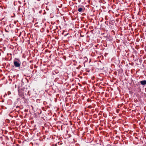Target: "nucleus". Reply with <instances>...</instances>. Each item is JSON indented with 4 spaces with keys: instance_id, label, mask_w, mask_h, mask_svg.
<instances>
[{
    "instance_id": "nucleus-1",
    "label": "nucleus",
    "mask_w": 146,
    "mask_h": 146,
    "mask_svg": "<svg viewBox=\"0 0 146 146\" xmlns=\"http://www.w3.org/2000/svg\"><path fill=\"white\" fill-rule=\"evenodd\" d=\"M68 131L67 130H66V132H64V134H65V137H64V139H67L68 141L70 142V137H71V135L70 134H68Z\"/></svg>"
},
{
    "instance_id": "nucleus-2",
    "label": "nucleus",
    "mask_w": 146,
    "mask_h": 146,
    "mask_svg": "<svg viewBox=\"0 0 146 146\" xmlns=\"http://www.w3.org/2000/svg\"><path fill=\"white\" fill-rule=\"evenodd\" d=\"M71 36L69 33L64 34V42H68L69 40V38Z\"/></svg>"
},
{
    "instance_id": "nucleus-3",
    "label": "nucleus",
    "mask_w": 146,
    "mask_h": 146,
    "mask_svg": "<svg viewBox=\"0 0 146 146\" xmlns=\"http://www.w3.org/2000/svg\"><path fill=\"white\" fill-rule=\"evenodd\" d=\"M71 86L67 82L64 83V90H69Z\"/></svg>"
},
{
    "instance_id": "nucleus-4",
    "label": "nucleus",
    "mask_w": 146,
    "mask_h": 146,
    "mask_svg": "<svg viewBox=\"0 0 146 146\" xmlns=\"http://www.w3.org/2000/svg\"><path fill=\"white\" fill-rule=\"evenodd\" d=\"M13 64L15 67H19L21 65L20 62L16 61L13 62Z\"/></svg>"
},
{
    "instance_id": "nucleus-5",
    "label": "nucleus",
    "mask_w": 146,
    "mask_h": 146,
    "mask_svg": "<svg viewBox=\"0 0 146 146\" xmlns=\"http://www.w3.org/2000/svg\"><path fill=\"white\" fill-rule=\"evenodd\" d=\"M115 21L114 20H110L109 22V26L110 27L111 25H113L115 23Z\"/></svg>"
},
{
    "instance_id": "nucleus-6",
    "label": "nucleus",
    "mask_w": 146,
    "mask_h": 146,
    "mask_svg": "<svg viewBox=\"0 0 146 146\" xmlns=\"http://www.w3.org/2000/svg\"><path fill=\"white\" fill-rule=\"evenodd\" d=\"M140 83L142 85H145L146 84V80H144L141 81H140Z\"/></svg>"
},
{
    "instance_id": "nucleus-7",
    "label": "nucleus",
    "mask_w": 146,
    "mask_h": 146,
    "mask_svg": "<svg viewBox=\"0 0 146 146\" xmlns=\"http://www.w3.org/2000/svg\"><path fill=\"white\" fill-rule=\"evenodd\" d=\"M83 9L82 8V7H80L78 9V11L80 12H82L83 11Z\"/></svg>"
},
{
    "instance_id": "nucleus-8",
    "label": "nucleus",
    "mask_w": 146,
    "mask_h": 146,
    "mask_svg": "<svg viewBox=\"0 0 146 146\" xmlns=\"http://www.w3.org/2000/svg\"><path fill=\"white\" fill-rule=\"evenodd\" d=\"M66 77H67V78H65V80H66V79H67L68 78V74H67V73H64V76H66Z\"/></svg>"
},
{
    "instance_id": "nucleus-9",
    "label": "nucleus",
    "mask_w": 146,
    "mask_h": 146,
    "mask_svg": "<svg viewBox=\"0 0 146 146\" xmlns=\"http://www.w3.org/2000/svg\"><path fill=\"white\" fill-rule=\"evenodd\" d=\"M64 9H65V11H66V12H68V9L66 8V7H65L64 8Z\"/></svg>"
},
{
    "instance_id": "nucleus-10",
    "label": "nucleus",
    "mask_w": 146,
    "mask_h": 146,
    "mask_svg": "<svg viewBox=\"0 0 146 146\" xmlns=\"http://www.w3.org/2000/svg\"><path fill=\"white\" fill-rule=\"evenodd\" d=\"M108 23H109V22L108 21H106L105 22V23L108 26Z\"/></svg>"
},
{
    "instance_id": "nucleus-11",
    "label": "nucleus",
    "mask_w": 146,
    "mask_h": 146,
    "mask_svg": "<svg viewBox=\"0 0 146 146\" xmlns=\"http://www.w3.org/2000/svg\"><path fill=\"white\" fill-rule=\"evenodd\" d=\"M82 55H81V54H80L79 56V58H82Z\"/></svg>"
},
{
    "instance_id": "nucleus-12",
    "label": "nucleus",
    "mask_w": 146,
    "mask_h": 146,
    "mask_svg": "<svg viewBox=\"0 0 146 146\" xmlns=\"http://www.w3.org/2000/svg\"><path fill=\"white\" fill-rule=\"evenodd\" d=\"M66 106H69V103H68L66 102Z\"/></svg>"
},
{
    "instance_id": "nucleus-13",
    "label": "nucleus",
    "mask_w": 146,
    "mask_h": 146,
    "mask_svg": "<svg viewBox=\"0 0 146 146\" xmlns=\"http://www.w3.org/2000/svg\"><path fill=\"white\" fill-rule=\"evenodd\" d=\"M64 125H68V123H67V122H64Z\"/></svg>"
},
{
    "instance_id": "nucleus-14",
    "label": "nucleus",
    "mask_w": 146,
    "mask_h": 146,
    "mask_svg": "<svg viewBox=\"0 0 146 146\" xmlns=\"http://www.w3.org/2000/svg\"><path fill=\"white\" fill-rule=\"evenodd\" d=\"M66 93L67 95H68L69 94V92L68 91H66Z\"/></svg>"
},
{
    "instance_id": "nucleus-15",
    "label": "nucleus",
    "mask_w": 146,
    "mask_h": 146,
    "mask_svg": "<svg viewBox=\"0 0 146 146\" xmlns=\"http://www.w3.org/2000/svg\"><path fill=\"white\" fill-rule=\"evenodd\" d=\"M68 102L67 98V97H66V102Z\"/></svg>"
},
{
    "instance_id": "nucleus-16",
    "label": "nucleus",
    "mask_w": 146,
    "mask_h": 146,
    "mask_svg": "<svg viewBox=\"0 0 146 146\" xmlns=\"http://www.w3.org/2000/svg\"><path fill=\"white\" fill-rule=\"evenodd\" d=\"M92 108V106H88V108Z\"/></svg>"
},
{
    "instance_id": "nucleus-17",
    "label": "nucleus",
    "mask_w": 146,
    "mask_h": 146,
    "mask_svg": "<svg viewBox=\"0 0 146 146\" xmlns=\"http://www.w3.org/2000/svg\"><path fill=\"white\" fill-rule=\"evenodd\" d=\"M87 100H88V102H89V101H91V100L90 99H88Z\"/></svg>"
},
{
    "instance_id": "nucleus-18",
    "label": "nucleus",
    "mask_w": 146,
    "mask_h": 146,
    "mask_svg": "<svg viewBox=\"0 0 146 146\" xmlns=\"http://www.w3.org/2000/svg\"><path fill=\"white\" fill-rule=\"evenodd\" d=\"M64 33V31H63V32H62V34H63Z\"/></svg>"
},
{
    "instance_id": "nucleus-19",
    "label": "nucleus",
    "mask_w": 146,
    "mask_h": 146,
    "mask_svg": "<svg viewBox=\"0 0 146 146\" xmlns=\"http://www.w3.org/2000/svg\"><path fill=\"white\" fill-rule=\"evenodd\" d=\"M98 45V44L96 46V47H97V46Z\"/></svg>"
},
{
    "instance_id": "nucleus-20",
    "label": "nucleus",
    "mask_w": 146,
    "mask_h": 146,
    "mask_svg": "<svg viewBox=\"0 0 146 146\" xmlns=\"http://www.w3.org/2000/svg\"><path fill=\"white\" fill-rule=\"evenodd\" d=\"M64 60H66L65 57V56H64Z\"/></svg>"
},
{
    "instance_id": "nucleus-21",
    "label": "nucleus",
    "mask_w": 146,
    "mask_h": 146,
    "mask_svg": "<svg viewBox=\"0 0 146 146\" xmlns=\"http://www.w3.org/2000/svg\"><path fill=\"white\" fill-rule=\"evenodd\" d=\"M145 50L146 52V49L145 48Z\"/></svg>"
},
{
    "instance_id": "nucleus-22",
    "label": "nucleus",
    "mask_w": 146,
    "mask_h": 146,
    "mask_svg": "<svg viewBox=\"0 0 146 146\" xmlns=\"http://www.w3.org/2000/svg\"><path fill=\"white\" fill-rule=\"evenodd\" d=\"M68 96L70 97V95H68Z\"/></svg>"
},
{
    "instance_id": "nucleus-23",
    "label": "nucleus",
    "mask_w": 146,
    "mask_h": 146,
    "mask_svg": "<svg viewBox=\"0 0 146 146\" xmlns=\"http://www.w3.org/2000/svg\"><path fill=\"white\" fill-rule=\"evenodd\" d=\"M61 128H62V126Z\"/></svg>"
},
{
    "instance_id": "nucleus-24",
    "label": "nucleus",
    "mask_w": 146,
    "mask_h": 146,
    "mask_svg": "<svg viewBox=\"0 0 146 146\" xmlns=\"http://www.w3.org/2000/svg\"><path fill=\"white\" fill-rule=\"evenodd\" d=\"M76 68L77 69H79L78 67H76Z\"/></svg>"
},
{
    "instance_id": "nucleus-25",
    "label": "nucleus",
    "mask_w": 146,
    "mask_h": 146,
    "mask_svg": "<svg viewBox=\"0 0 146 146\" xmlns=\"http://www.w3.org/2000/svg\"><path fill=\"white\" fill-rule=\"evenodd\" d=\"M63 19H64V17H63Z\"/></svg>"
},
{
    "instance_id": "nucleus-26",
    "label": "nucleus",
    "mask_w": 146,
    "mask_h": 146,
    "mask_svg": "<svg viewBox=\"0 0 146 146\" xmlns=\"http://www.w3.org/2000/svg\"><path fill=\"white\" fill-rule=\"evenodd\" d=\"M64 22H65V19H64Z\"/></svg>"
}]
</instances>
